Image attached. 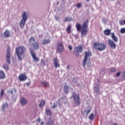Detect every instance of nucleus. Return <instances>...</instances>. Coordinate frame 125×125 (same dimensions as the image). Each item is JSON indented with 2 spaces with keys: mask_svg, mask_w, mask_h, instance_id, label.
Instances as JSON below:
<instances>
[{
  "mask_svg": "<svg viewBox=\"0 0 125 125\" xmlns=\"http://www.w3.org/2000/svg\"><path fill=\"white\" fill-rule=\"evenodd\" d=\"M102 22H103V23H104L105 24H106V22H108V20L107 19H106V18H104L102 19Z\"/></svg>",
  "mask_w": 125,
  "mask_h": 125,
  "instance_id": "7c9ffc66",
  "label": "nucleus"
},
{
  "mask_svg": "<svg viewBox=\"0 0 125 125\" xmlns=\"http://www.w3.org/2000/svg\"><path fill=\"white\" fill-rule=\"evenodd\" d=\"M37 122H41V118H38L37 120Z\"/></svg>",
  "mask_w": 125,
  "mask_h": 125,
  "instance_id": "37998d69",
  "label": "nucleus"
},
{
  "mask_svg": "<svg viewBox=\"0 0 125 125\" xmlns=\"http://www.w3.org/2000/svg\"><path fill=\"white\" fill-rule=\"evenodd\" d=\"M77 7H78V8H81V7H82V3H79L78 4H77L76 5Z\"/></svg>",
  "mask_w": 125,
  "mask_h": 125,
  "instance_id": "72a5a7b5",
  "label": "nucleus"
},
{
  "mask_svg": "<svg viewBox=\"0 0 125 125\" xmlns=\"http://www.w3.org/2000/svg\"><path fill=\"white\" fill-rule=\"evenodd\" d=\"M67 69H70V67H69V65H67Z\"/></svg>",
  "mask_w": 125,
  "mask_h": 125,
  "instance_id": "de8ad7c7",
  "label": "nucleus"
},
{
  "mask_svg": "<svg viewBox=\"0 0 125 125\" xmlns=\"http://www.w3.org/2000/svg\"><path fill=\"white\" fill-rule=\"evenodd\" d=\"M5 38H9L10 37V33L9 32V31L6 30L4 32L3 34Z\"/></svg>",
  "mask_w": 125,
  "mask_h": 125,
  "instance_id": "6ab92c4d",
  "label": "nucleus"
},
{
  "mask_svg": "<svg viewBox=\"0 0 125 125\" xmlns=\"http://www.w3.org/2000/svg\"><path fill=\"white\" fill-rule=\"evenodd\" d=\"M67 21H70V18H66V19L64 20V22H67Z\"/></svg>",
  "mask_w": 125,
  "mask_h": 125,
  "instance_id": "ea45409f",
  "label": "nucleus"
},
{
  "mask_svg": "<svg viewBox=\"0 0 125 125\" xmlns=\"http://www.w3.org/2000/svg\"><path fill=\"white\" fill-rule=\"evenodd\" d=\"M54 62L55 68H59L60 67V63L58 62V60L57 58H54Z\"/></svg>",
  "mask_w": 125,
  "mask_h": 125,
  "instance_id": "4468645a",
  "label": "nucleus"
},
{
  "mask_svg": "<svg viewBox=\"0 0 125 125\" xmlns=\"http://www.w3.org/2000/svg\"><path fill=\"white\" fill-rule=\"evenodd\" d=\"M63 90L65 92V93H68V92L69 91V87L67 86V85H65Z\"/></svg>",
  "mask_w": 125,
  "mask_h": 125,
  "instance_id": "a878e982",
  "label": "nucleus"
},
{
  "mask_svg": "<svg viewBox=\"0 0 125 125\" xmlns=\"http://www.w3.org/2000/svg\"><path fill=\"white\" fill-rule=\"evenodd\" d=\"M120 75H121V72H118L116 74V77H119V76H120Z\"/></svg>",
  "mask_w": 125,
  "mask_h": 125,
  "instance_id": "79ce46f5",
  "label": "nucleus"
},
{
  "mask_svg": "<svg viewBox=\"0 0 125 125\" xmlns=\"http://www.w3.org/2000/svg\"><path fill=\"white\" fill-rule=\"evenodd\" d=\"M44 124V122H42L41 123V125H43Z\"/></svg>",
  "mask_w": 125,
  "mask_h": 125,
  "instance_id": "a18cd8bd",
  "label": "nucleus"
},
{
  "mask_svg": "<svg viewBox=\"0 0 125 125\" xmlns=\"http://www.w3.org/2000/svg\"><path fill=\"white\" fill-rule=\"evenodd\" d=\"M88 20H87L84 21L82 26L80 23H76V28L77 31H81L82 38L85 37L87 35V33H88Z\"/></svg>",
  "mask_w": 125,
  "mask_h": 125,
  "instance_id": "f257e3e1",
  "label": "nucleus"
},
{
  "mask_svg": "<svg viewBox=\"0 0 125 125\" xmlns=\"http://www.w3.org/2000/svg\"><path fill=\"white\" fill-rule=\"evenodd\" d=\"M64 50V45L62 42H60L58 43L57 51L59 53H61Z\"/></svg>",
  "mask_w": 125,
  "mask_h": 125,
  "instance_id": "9d476101",
  "label": "nucleus"
},
{
  "mask_svg": "<svg viewBox=\"0 0 125 125\" xmlns=\"http://www.w3.org/2000/svg\"><path fill=\"white\" fill-rule=\"evenodd\" d=\"M19 79L21 82H25L28 79V77L26 76V73H23L19 76Z\"/></svg>",
  "mask_w": 125,
  "mask_h": 125,
  "instance_id": "9b49d317",
  "label": "nucleus"
},
{
  "mask_svg": "<svg viewBox=\"0 0 125 125\" xmlns=\"http://www.w3.org/2000/svg\"><path fill=\"white\" fill-rule=\"evenodd\" d=\"M7 107H8V105L6 103L4 104L2 107V110H3L4 109H6Z\"/></svg>",
  "mask_w": 125,
  "mask_h": 125,
  "instance_id": "c756f323",
  "label": "nucleus"
},
{
  "mask_svg": "<svg viewBox=\"0 0 125 125\" xmlns=\"http://www.w3.org/2000/svg\"><path fill=\"white\" fill-rule=\"evenodd\" d=\"M73 101L74 102V104L77 107L81 105V98L80 97L79 94H76L73 96Z\"/></svg>",
  "mask_w": 125,
  "mask_h": 125,
  "instance_id": "423d86ee",
  "label": "nucleus"
},
{
  "mask_svg": "<svg viewBox=\"0 0 125 125\" xmlns=\"http://www.w3.org/2000/svg\"><path fill=\"white\" fill-rule=\"evenodd\" d=\"M45 112H46V115H48V116H51V115H52L51 110L48 108L46 109Z\"/></svg>",
  "mask_w": 125,
  "mask_h": 125,
  "instance_id": "4be33fe9",
  "label": "nucleus"
},
{
  "mask_svg": "<svg viewBox=\"0 0 125 125\" xmlns=\"http://www.w3.org/2000/svg\"><path fill=\"white\" fill-rule=\"evenodd\" d=\"M88 118L89 120H93V119H94V114H93V113L90 114Z\"/></svg>",
  "mask_w": 125,
  "mask_h": 125,
  "instance_id": "cd10ccee",
  "label": "nucleus"
},
{
  "mask_svg": "<svg viewBox=\"0 0 125 125\" xmlns=\"http://www.w3.org/2000/svg\"><path fill=\"white\" fill-rule=\"evenodd\" d=\"M104 34L105 36H110V35H111V30L105 29L104 31Z\"/></svg>",
  "mask_w": 125,
  "mask_h": 125,
  "instance_id": "aec40b11",
  "label": "nucleus"
},
{
  "mask_svg": "<svg viewBox=\"0 0 125 125\" xmlns=\"http://www.w3.org/2000/svg\"><path fill=\"white\" fill-rule=\"evenodd\" d=\"M29 50L33 60H34L35 62H39V61H40V58L37 57V55H36V53L34 52V51H33L32 48H30Z\"/></svg>",
  "mask_w": 125,
  "mask_h": 125,
  "instance_id": "1a4fd4ad",
  "label": "nucleus"
},
{
  "mask_svg": "<svg viewBox=\"0 0 125 125\" xmlns=\"http://www.w3.org/2000/svg\"><path fill=\"white\" fill-rule=\"evenodd\" d=\"M84 113H86L87 112V115H88L90 112H91V107L88 106L87 107V110H84Z\"/></svg>",
  "mask_w": 125,
  "mask_h": 125,
  "instance_id": "b1692460",
  "label": "nucleus"
},
{
  "mask_svg": "<svg viewBox=\"0 0 125 125\" xmlns=\"http://www.w3.org/2000/svg\"><path fill=\"white\" fill-rule=\"evenodd\" d=\"M111 38L113 39V40L115 42H118L119 39H118V37L115 35V33H112L111 34Z\"/></svg>",
  "mask_w": 125,
  "mask_h": 125,
  "instance_id": "2eb2a0df",
  "label": "nucleus"
},
{
  "mask_svg": "<svg viewBox=\"0 0 125 125\" xmlns=\"http://www.w3.org/2000/svg\"><path fill=\"white\" fill-rule=\"evenodd\" d=\"M124 25L125 24V20L124 21Z\"/></svg>",
  "mask_w": 125,
  "mask_h": 125,
  "instance_id": "8fccbe9b",
  "label": "nucleus"
},
{
  "mask_svg": "<svg viewBox=\"0 0 125 125\" xmlns=\"http://www.w3.org/2000/svg\"><path fill=\"white\" fill-rule=\"evenodd\" d=\"M54 124V121L53 119H52L51 118H50L46 123V125H53Z\"/></svg>",
  "mask_w": 125,
  "mask_h": 125,
  "instance_id": "dca6fc26",
  "label": "nucleus"
},
{
  "mask_svg": "<svg viewBox=\"0 0 125 125\" xmlns=\"http://www.w3.org/2000/svg\"><path fill=\"white\" fill-rule=\"evenodd\" d=\"M45 104V102L44 101H42L40 104V107H43Z\"/></svg>",
  "mask_w": 125,
  "mask_h": 125,
  "instance_id": "c85d7f7f",
  "label": "nucleus"
},
{
  "mask_svg": "<svg viewBox=\"0 0 125 125\" xmlns=\"http://www.w3.org/2000/svg\"><path fill=\"white\" fill-rule=\"evenodd\" d=\"M11 56V54H10V47H8L7 48V54L6 57V62L8 63V64H10L11 62L10 61V57Z\"/></svg>",
  "mask_w": 125,
  "mask_h": 125,
  "instance_id": "6e6552de",
  "label": "nucleus"
},
{
  "mask_svg": "<svg viewBox=\"0 0 125 125\" xmlns=\"http://www.w3.org/2000/svg\"><path fill=\"white\" fill-rule=\"evenodd\" d=\"M113 125H118V124H117V123H114V124H113Z\"/></svg>",
  "mask_w": 125,
  "mask_h": 125,
  "instance_id": "09e8293b",
  "label": "nucleus"
},
{
  "mask_svg": "<svg viewBox=\"0 0 125 125\" xmlns=\"http://www.w3.org/2000/svg\"><path fill=\"white\" fill-rule=\"evenodd\" d=\"M50 43V40H46L45 39L42 42V44L45 45L48 44V43Z\"/></svg>",
  "mask_w": 125,
  "mask_h": 125,
  "instance_id": "412c9836",
  "label": "nucleus"
},
{
  "mask_svg": "<svg viewBox=\"0 0 125 125\" xmlns=\"http://www.w3.org/2000/svg\"><path fill=\"white\" fill-rule=\"evenodd\" d=\"M121 34H125V28H122L120 30Z\"/></svg>",
  "mask_w": 125,
  "mask_h": 125,
  "instance_id": "473e14b6",
  "label": "nucleus"
},
{
  "mask_svg": "<svg viewBox=\"0 0 125 125\" xmlns=\"http://www.w3.org/2000/svg\"><path fill=\"white\" fill-rule=\"evenodd\" d=\"M119 23L121 25H125L124 21H119Z\"/></svg>",
  "mask_w": 125,
  "mask_h": 125,
  "instance_id": "e433bc0d",
  "label": "nucleus"
},
{
  "mask_svg": "<svg viewBox=\"0 0 125 125\" xmlns=\"http://www.w3.org/2000/svg\"><path fill=\"white\" fill-rule=\"evenodd\" d=\"M91 64V62H90V61H89L87 63L88 67H90Z\"/></svg>",
  "mask_w": 125,
  "mask_h": 125,
  "instance_id": "a19ab883",
  "label": "nucleus"
},
{
  "mask_svg": "<svg viewBox=\"0 0 125 125\" xmlns=\"http://www.w3.org/2000/svg\"><path fill=\"white\" fill-rule=\"evenodd\" d=\"M68 47L69 50H72L73 49V47H72V46H71V45H68Z\"/></svg>",
  "mask_w": 125,
  "mask_h": 125,
  "instance_id": "58836bf2",
  "label": "nucleus"
},
{
  "mask_svg": "<svg viewBox=\"0 0 125 125\" xmlns=\"http://www.w3.org/2000/svg\"><path fill=\"white\" fill-rule=\"evenodd\" d=\"M116 71H117V70L116 69V68L113 67V68H111V72L112 73H114V72H116Z\"/></svg>",
  "mask_w": 125,
  "mask_h": 125,
  "instance_id": "2f4dec72",
  "label": "nucleus"
},
{
  "mask_svg": "<svg viewBox=\"0 0 125 125\" xmlns=\"http://www.w3.org/2000/svg\"><path fill=\"white\" fill-rule=\"evenodd\" d=\"M75 53H80L83 52V47L82 46H76L74 48Z\"/></svg>",
  "mask_w": 125,
  "mask_h": 125,
  "instance_id": "ddd939ff",
  "label": "nucleus"
},
{
  "mask_svg": "<svg viewBox=\"0 0 125 125\" xmlns=\"http://www.w3.org/2000/svg\"><path fill=\"white\" fill-rule=\"evenodd\" d=\"M0 79H1V80L5 79V74L2 70H0Z\"/></svg>",
  "mask_w": 125,
  "mask_h": 125,
  "instance_id": "f3484780",
  "label": "nucleus"
},
{
  "mask_svg": "<svg viewBox=\"0 0 125 125\" xmlns=\"http://www.w3.org/2000/svg\"><path fill=\"white\" fill-rule=\"evenodd\" d=\"M26 52H27V48L23 45L19 46L16 48V53L20 61H22V56H23Z\"/></svg>",
  "mask_w": 125,
  "mask_h": 125,
  "instance_id": "f03ea898",
  "label": "nucleus"
},
{
  "mask_svg": "<svg viewBox=\"0 0 125 125\" xmlns=\"http://www.w3.org/2000/svg\"><path fill=\"white\" fill-rule=\"evenodd\" d=\"M86 1H89V0H86Z\"/></svg>",
  "mask_w": 125,
  "mask_h": 125,
  "instance_id": "3c124183",
  "label": "nucleus"
},
{
  "mask_svg": "<svg viewBox=\"0 0 125 125\" xmlns=\"http://www.w3.org/2000/svg\"><path fill=\"white\" fill-rule=\"evenodd\" d=\"M41 63L43 65H45V62H44V61L43 59L41 60Z\"/></svg>",
  "mask_w": 125,
  "mask_h": 125,
  "instance_id": "4c0bfd02",
  "label": "nucleus"
},
{
  "mask_svg": "<svg viewBox=\"0 0 125 125\" xmlns=\"http://www.w3.org/2000/svg\"><path fill=\"white\" fill-rule=\"evenodd\" d=\"M108 43L111 48H112L113 49H116L117 45L116 44V43H115V42H114V41L111 40H109Z\"/></svg>",
  "mask_w": 125,
  "mask_h": 125,
  "instance_id": "f8f14e48",
  "label": "nucleus"
},
{
  "mask_svg": "<svg viewBox=\"0 0 125 125\" xmlns=\"http://www.w3.org/2000/svg\"><path fill=\"white\" fill-rule=\"evenodd\" d=\"M29 42L31 46H32L35 50H38L40 48V43L38 42H36L35 38L33 37H30L29 39Z\"/></svg>",
  "mask_w": 125,
  "mask_h": 125,
  "instance_id": "20e7f679",
  "label": "nucleus"
},
{
  "mask_svg": "<svg viewBox=\"0 0 125 125\" xmlns=\"http://www.w3.org/2000/svg\"><path fill=\"white\" fill-rule=\"evenodd\" d=\"M71 29H72V25L69 24L66 28L67 34H70V33H71Z\"/></svg>",
  "mask_w": 125,
  "mask_h": 125,
  "instance_id": "5701e85b",
  "label": "nucleus"
},
{
  "mask_svg": "<svg viewBox=\"0 0 125 125\" xmlns=\"http://www.w3.org/2000/svg\"><path fill=\"white\" fill-rule=\"evenodd\" d=\"M92 54H91V52L90 51H86L85 52V56L84 58V60H83V67L84 68L85 67V64H86V61H87V59H88L89 57H91Z\"/></svg>",
  "mask_w": 125,
  "mask_h": 125,
  "instance_id": "0eeeda50",
  "label": "nucleus"
},
{
  "mask_svg": "<svg viewBox=\"0 0 125 125\" xmlns=\"http://www.w3.org/2000/svg\"><path fill=\"white\" fill-rule=\"evenodd\" d=\"M28 20V16H27V13L25 12H23L22 14V18L20 22V26L21 28H23L25 26L26 21Z\"/></svg>",
  "mask_w": 125,
  "mask_h": 125,
  "instance_id": "39448f33",
  "label": "nucleus"
},
{
  "mask_svg": "<svg viewBox=\"0 0 125 125\" xmlns=\"http://www.w3.org/2000/svg\"><path fill=\"white\" fill-rule=\"evenodd\" d=\"M56 107H57V104L54 103L53 106H52L51 108H52V109H54V108H56Z\"/></svg>",
  "mask_w": 125,
  "mask_h": 125,
  "instance_id": "f704fd0d",
  "label": "nucleus"
},
{
  "mask_svg": "<svg viewBox=\"0 0 125 125\" xmlns=\"http://www.w3.org/2000/svg\"><path fill=\"white\" fill-rule=\"evenodd\" d=\"M26 84L27 86H29V85H30V83H26Z\"/></svg>",
  "mask_w": 125,
  "mask_h": 125,
  "instance_id": "c03bdc74",
  "label": "nucleus"
},
{
  "mask_svg": "<svg viewBox=\"0 0 125 125\" xmlns=\"http://www.w3.org/2000/svg\"><path fill=\"white\" fill-rule=\"evenodd\" d=\"M41 83H42V84H43L44 86H49V84L48 83L45 81L41 82Z\"/></svg>",
  "mask_w": 125,
  "mask_h": 125,
  "instance_id": "bb28decb",
  "label": "nucleus"
},
{
  "mask_svg": "<svg viewBox=\"0 0 125 125\" xmlns=\"http://www.w3.org/2000/svg\"><path fill=\"white\" fill-rule=\"evenodd\" d=\"M123 76L125 77V71L123 73Z\"/></svg>",
  "mask_w": 125,
  "mask_h": 125,
  "instance_id": "49530a36",
  "label": "nucleus"
},
{
  "mask_svg": "<svg viewBox=\"0 0 125 125\" xmlns=\"http://www.w3.org/2000/svg\"><path fill=\"white\" fill-rule=\"evenodd\" d=\"M79 54H78V55H77V56H78V57H79Z\"/></svg>",
  "mask_w": 125,
  "mask_h": 125,
  "instance_id": "603ef678",
  "label": "nucleus"
},
{
  "mask_svg": "<svg viewBox=\"0 0 125 125\" xmlns=\"http://www.w3.org/2000/svg\"><path fill=\"white\" fill-rule=\"evenodd\" d=\"M3 68L5 70H6V71H7V70L9 69V66H8V64H7V63H6L3 64Z\"/></svg>",
  "mask_w": 125,
  "mask_h": 125,
  "instance_id": "393cba45",
  "label": "nucleus"
},
{
  "mask_svg": "<svg viewBox=\"0 0 125 125\" xmlns=\"http://www.w3.org/2000/svg\"><path fill=\"white\" fill-rule=\"evenodd\" d=\"M21 105L22 106L24 105H26V104H27V100H26V99L24 98H21Z\"/></svg>",
  "mask_w": 125,
  "mask_h": 125,
  "instance_id": "a211bd4d",
  "label": "nucleus"
},
{
  "mask_svg": "<svg viewBox=\"0 0 125 125\" xmlns=\"http://www.w3.org/2000/svg\"><path fill=\"white\" fill-rule=\"evenodd\" d=\"M4 95V90H1V91H0V96H2Z\"/></svg>",
  "mask_w": 125,
  "mask_h": 125,
  "instance_id": "c9c22d12",
  "label": "nucleus"
},
{
  "mask_svg": "<svg viewBox=\"0 0 125 125\" xmlns=\"http://www.w3.org/2000/svg\"><path fill=\"white\" fill-rule=\"evenodd\" d=\"M93 48L98 51H104L106 49V45L104 43L95 42L93 43Z\"/></svg>",
  "mask_w": 125,
  "mask_h": 125,
  "instance_id": "7ed1b4c3",
  "label": "nucleus"
}]
</instances>
